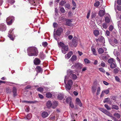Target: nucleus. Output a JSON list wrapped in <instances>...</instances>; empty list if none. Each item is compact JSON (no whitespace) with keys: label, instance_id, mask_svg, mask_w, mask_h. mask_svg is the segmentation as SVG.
Returning <instances> with one entry per match:
<instances>
[{"label":"nucleus","instance_id":"nucleus-49","mask_svg":"<svg viewBox=\"0 0 121 121\" xmlns=\"http://www.w3.org/2000/svg\"><path fill=\"white\" fill-rule=\"evenodd\" d=\"M37 90L39 91L42 92L43 91V88L40 87L38 88Z\"/></svg>","mask_w":121,"mask_h":121},{"label":"nucleus","instance_id":"nucleus-28","mask_svg":"<svg viewBox=\"0 0 121 121\" xmlns=\"http://www.w3.org/2000/svg\"><path fill=\"white\" fill-rule=\"evenodd\" d=\"M52 105V104L51 101H49L47 102V105L48 108L50 107Z\"/></svg>","mask_w":121,"mask_h":121},{"label":"nucleus","instance_id":"nucleus-41","mask_svg":"<svg viewBox=\"0 0 121 121\" xmlns=\"http://www.w3.org/2000/svg\"><path fill=\"white\" fill-rule=\"evenodd\" d=\"M105 19L106 22L109 23L110 22V19L109 17H106Z\"/></svg>","mask_w":121,"mask_h":121},{"label":"nucleus","instance_id":"nucleus-40","mask_svg":"<svg viewBox=\"0 0 121 121\" xmlns=\"http://www.w3.org/2000/svg\"><path fill=\"white\" fill-rule=\"evenodd\" d=\"M32 117V115L30 114L27 115L26 116V118L28 120L30 119Z\"/></svg>","mask_w":121,"mask_h":121},{"label":"nucleus","instance_id":"nucleus-14","mask_svg":"<svg viewBox=\"0 0 121 121\" xmlns=\"http://www.w3.org/2000/svg\"><path fill=\"white\" fill-rule=\"evenodd\" d=\"M77 59V57L76 56L73 55V56L69 60V61L70 62L71 61L72 62L76 60Z\"/></svg>","mask_w":121,"mask_h":121},{"label":"nucleus","instance_id":"nucleus-24","mask_svg":"<svg viewBox=\"0 0 121 121\" xmlns=\"http://www.w3.org/2000/svg\"><path fill=\"white\" fill-rule=\"evenodd\" d=\"M113 116L116 117L117 118L119 119L121 117V115L117 113H116L113 114Z\"/></svg>","mask_w":121,"mask_h":121},{"label":"nucleus","instance_id":"nucleus-34","mask_svg":"<svg viewBox=\"0 0 121 121\" xmlns=\"http://www.w3.org/2000/svg\"><path fill=\"white\" fill-rule=\"evenodd\" d=\"M59 8H60V10L62 13H64L65 12V10L63 7H59Z\"/></svg>","mask_w":121,"mask_h":121},{"label":"nucleus","instance_id":"nucleus-29","mask_svg":"<svg viewBox=\"0 0 121 121\" xmlns=\"http://www.w3.org/2000/svg\"><path fill=\"white\" fill-rule=\"evenodd\" d=\"M96 86H92V87L91 91L94 94L95 93L96 90Z\"/></svg>","mask_w":121,"mask_h":121},{"label":"nucleus","instance_id":"nucleus-32","mask_svg":"<svg viewBox=\"0 0 121 121\" xmlns=\"http://www.w3.org/2000/svg\"><path fill=\"white\" fill-rule=\"evenodd\" d=\"M52 96V94L49 92L46 94V96L48 98H51Z\"/></svg>","mask_w":121,"mask_h":121},{"label":"nucleus","instance_id":"nucleus-60","mask_svg":"<svg viewBox=\"0 0 121 121\" xmlns=\"http://www.w3.org/2000/svg\"><path fill=\"white\" fill-rule=\"evenodd\" d=\"M99 109L103 113H104L106 110L105 109L103 108H99Z\"/></svg>","mask_w":121,"mask_h":121},{"label":"nucleus","instance_id":"nucleus-1","mask_svg":"<svg viewBox=\"0 0 121 121\" xmlns=\"http://www.w3.org/2000/svg\"><path fill=\"white\" fill-rule=\"evenodd\" d=\"M28 55L29 56H37L38 54L37 49L34 47H30L27 49Z\"/></svg>","mask_w":121,"mask_h":121},{"label":"nucleus","instance_id":"nucleus-46","mask_svg":"<svg viewBox=\"0 0 121 121\" xmlns=\"http://www.w3.org/2000/svg\"><path fill=\"white\" fill-rule=\"evenodd\" d=\"M96 13L95 12H93L92 13V14L91 16V17L92 18H94L96 16Z\"/></svg>","mask_w":121,"mask_h":121},{"label":"nucleus","instance_id":"nucleus-27","mask_svg":"<svg viewBox=\"0 0 121 121\" xmlns=\"http://www.w3.org/2000/svg\"><path fill=\"white\" fill-rule=\"evenodd\" d=\"M93 33L95 36H97L99 35V31L96 30H95L94 31Z\"/></svg>","mask_w":121,"mask_h":121},{"label":"nucleus","instance_id":"nucleus-12","mask_svg":"<svg viewBox=\"0 0 121 121\" xmlns=\"http://www.w3.org/2000/svg\"><path fill=\"white\" fill-rule=\"evenodd\" d=\"M72 22L71 20L68 19L66 21V25L70 26H73V24L71 23Z\"/></svg>","mask_w":121,"mask_h":121},{"label":"nucleus","instance_id":"nucleus-20","mask_svg":"<svg viewBox=\"0 0 121 121\" xmlns=\"http://www.w3.org/2000/svg\"><path fill=\"white\" fill-rule=\"evenodd\" d=\"M91 50L92 52V53L93 55L95 56L97 55V54L95 51V49L93 47H91Z\"/></svg>","mask_w":121,"mask_h":121},{"label":"nucleus","instance_id":"nucleus-33","mask_svg":"<svg viewBox=\"0 0 121 121\" xmlns=\"http://www.w3.org/2000/svg\"><path fill=\"white\" fill-rule=\"evenodd\" d=\"M116 66V65L115 63L111 64L110 65V67L112 69H113Z\"/></svg>","mask_w":121,"mask_h":121},{"label":"nucleus","instance_id":"nucleus-7","mask_svg":"<svg viewBox=\"0 0 121 121\" xmlns=\"http://www.w3.org/2000/svg\"><path fill=\"white\" fill-rule=\"evenodd\" d=\"M78 43V38L76 37H74L72 39V44L75 47L77 46Z\"/></svg>","mask_w":121,"mask_h":121},{"label":"nucleus","instance_id":"nucleus-48","mask_svg":"<svg viewBox=\"0 0 121 121\" xmlns=\"http://www.w3.org/2000/svg\"><path fill=\"white\" fill-rule=\"evenodd\" d=\"M99 70L101 72L103 73H104L105 72V70L103 68H100L99 69Z\"/></svg>","mask_w":121,"mask_h":121},{"label":"nucleus","instance_id":"nucleus-61","mask_svg":"<svg viewBox=\"0 0 121 121\" xmlns=\"http://www.w3.org/2000/svg\"><path fill=\"white\" fill-rule=\"evenodd\" d=\"M113 28V27L112 25H111L109 27V30L112 31Z\"/></svg>","mask_w":121,"mask_h":121},{"label":"nucleus","instance_id":"nucleus-4","mask_svg":"<svg viewBox=\"0 0 121 121\" xmlns=\"http://www.w3.org/2000/svg\"><path fill=\"white\" fill-rule=\"evenodd\" d=\"M73 81L71 80L68 81L67 84H66L65 87L67 91H69L71 89V87L73 84Z\"/></svg>","mask_w":121,"mask_h":121},{"label":"nucleus","instance_id":"nucleus-59","mask_svg":"<svg viewBox=\"0 0 121 121\" xmlns=\"http://www.w3.org/2000/svg\"><path fill=\"white\" fill-rule=\"evenodd\" d=\"M118 26L119 29L120 30L119 28L120 29H121V27L120 26V21H118L117 22Z\"/></svg>","mask_w":121,"mask_h":121},{"label":"nucleus","instance_id":"nucleus-47","mask_svg":"<svg viewBox=\"0 0 121 121\" xmlns=\"http://www.w3.org/2000/svg\"><path fill=\"white\" fill-rule=\"evenodd\" d=\"M100 4V2L99 1H97L94 4V5L96 7H98Z\"/></svg>","mask_w":121,"mask_h":121},{"label":"nucleus","instance_id":"nucleus-18","mask_svg":"<svg viewBox=\"0 0 121 121\" xmlns=\"http://www.w3.org/2000/svg\"><path fill=\"white\" fill-rule=\"evenodd\" d=\"M36 69L38 73L42 71L41 67L39 66H37L36 68Z\"/></svg>","mask_w":121,"mask_h":121},{"label":"nucleus","instance_id":"nucleus-10","mask_svg":"<svg viewBox=\"0 0 121 121\" xmlns=\"http://www.w3.org/2000/svg\"><path fill=\"white\" fill-rule=\"evenodd\" d=\"M73 54V52L72 51H70L67 54L65 55V58L67 59H69Z\"/></svg>","mask_w":121,"mask_h":121},{"label":"nucleus","instance_id":"nucleus-23","mask_svg":"<svg viewBox=\"0 0 121 121\" xmlns=\"http://www.w3.org/2000/svg\"><path fill=\"white\" fill-rule=\"evenodd\" d=\"M104 113L110 117H112V114L111 113L109 112L108 111L106 110Z\"/></svg>","mask_w":121,"mask_h":121},{"label":"nucleus","instance_id":"nucleus-13","mask_svg":"<svg viewBox=\"0 0 121 121\" xmlns=\"http://www.w3.org/2000/svg\"><path fill=\"white\" fill-rule=\"evenodd\" d=\"M34 62L35 65H38L40 62V60L38 58H36L34 60Z\"/></svg>","mask_w":121,"mask_h":121},{"label":"nucleus","instance_id":"nucleus-22","mask_svg":"<svg viewBox=\"0 0 121 121\" xmlns=\"http://www.w3.org/2000/svg\"><path fill=\"white\" fill-rule=\"evenodd\" d=\"M66 102L68 104H69L71 103L72 99L70 97H68L66 99Z\"/></svg>","mask_w":121,"mask_h":121},{"label":"nucleus","instance_id":"nucleus-25","mask_svg":"<svg viewBox=\"0 0 121 121\" xmlns=\"http://www.w3.org/2000/svg\"><path fill=\"white\" fill-rule=\"evenodd\" d=\"M33 0V2H32V3H31V4L32 5H33L34 6H36L37 5V2L36 1H37L38 2L39 0Z\"/></svg>","mask_w":121,"mask_h":121},{"label":"nucleus","instance_id":"nucleus-50","mask_svg":"<svg viewBox=\"0 0 121 121\" xmlns=\"http://www.w3.org/2000/svg\"><path fill=\"white\" fill-rule=\"evenodd\" d=\"M102 27L103 28H104L106 29L107 27V24L106 23H103L102 25Z\"/></svg>","mask_w":121,"mask_h":121},{"label":"nucleus","instance_id":"nucleus-51","mask_svg":"<svg viewBox=\"0 0 121 121\" xmlns=\"http://www.w3.org/2000/svg\"><path fill=\"white\" fill-rule=\"evenodd\" d=\"M8 37L10 39H11L13 40L14 39V38L13 37L12 35L11 34H8Z\"/></svg>","mask_w":121,"mask_h":121},{"label":"nucleus","instance_id":"nucleus-55","mask_svg":"<svg viewBox=\"0 0 121 121\" xmlns=\"http://www.w3.org/2000/svg\"><path fill=\"white\" fill-rule=\"evenodd\" d=\"M115 79L116 81L118 82H120V79L117 76H116L115 77Z\"/></svg>","mask_w":121,"mask_h":121},{"label":"nucleus","instance_id":"nucleus-52","mask_svg":"<svg viewBox=\"0 0 121 121\" xmlns=\"http://www.w3.org/2000/svg\"><path fill=\"white\" fill-rule=\"evenodd\" d=\"M37 102V101H27V103L29 104H34L36 103Z\"/></svg>","mask_w":121,"mask_h":121},{"label":"nucleus","instance_id":"nucleus-53","mask_svg":"<svg viewBox=\"0 0 121 121\" xmlns=\"http://www.w3.org/2000/svg\"><path fill=\"white\" fill-rule=\"evenodd\" d=\"M110 99L109 98H107L105 99L103 102L104 103H105L106 102L108 103Z\"/></svg>","mask_w":121,"mask_h":121},{"label":"nucleus","instance_id":"nucleus-17","mask_svg":"<svg viewBox=\"0 0 121 121\" xmlns=\"http://www.w3.org/2000/svg\"><path fill=\"white\" fill-rule=\"evenodd\" d=\"M105 14V11L104 10H100L99 12V15L100 17L103 16Z\"/></svg>","mask_w":121,"mask_h":121},{"label":"nucleus","instance_id":"nucleus-35","mask_svg":"<svg viewBox=\"0 0 121 121\" xmlns=\"http://www.w3.org/2000/svg\"><path fill=\"white\" fill-rule=\"evenodd\" d=\"M64 97V95L61 94H58V98L60 99H62Z\"/></svg>","mask_w":121,"mask_h":121},{"label":"nucleus","instance_id":"nucleus-36","mask_svg":"<svg viewBox=\"0 0 121 121\" xmlns=\"http://www.w3.org/2000/svg\"><path fill=\"white\" fill-rule=\"evenodd\" d=\"M70 4H66L65 5V7L66 9V10H68V9H69L70 8Z\"/></svg>","mask_w":121,"mask_h":121},{"label":"nucleus","instance_id":"nucleus-45","mask_svg":"<svg viewBox=\"0 0 121 121\" xmlns=\"http://www.w3.org/2000/svg\"><path fill=\"white\" fill-rule=\"evenodd\" d=\"M84 60L86 64H88L91 63L90 61L86 58Z\"/></svg>","mask_w":121,"mask_h":121},{"label":"nucleus","instance_id":"nucleus-64","mask_svg":"<svg viewBox=\"0 0 121 121\" xmlns=\"http://www.w3.org/2000/svg\"><path fill=\"white\" fill-rule=\"evenodd\" d=\"M117 3L119 5H121V0H117Z\"/></svg>","mask_w":121,"mask_h":121},{"label":"nucleus","instance_id":"nucleus-8","mask_svg":"<svg viewBox=\"0 0 121 121\" xmlns=\"http://www.w3.org/2000/svg\"><path fill=\"white\" fill-rule=\"evenodd\" d=\"M95 40L97 42H98L99 41L103 43L105 42L104 39L102 36H99L98 39H95Z\"/></svg>","mask_w":121,"mask_h":121},{"label":"nucleus","instance_id":"nucleus-56","mask_svg":"<svg viewBox=\"0 0 121 121\" xmlns=\"http://www.w3.org/2000/svg\"><path fill=\"white\" fill-rule=\"evenodd\" d=\"M105 33L106 35H107V36H109L110 32L108 30H106Z\"/></svg>","mask_w":121,"mask_h":121},{"label":"nucleus","instance_id":"nucleus-19","mask_svg":"<svg viewBox=\"0 0 121 121\" xmlns=\"http://www.w3.org/2000/svg\"><path fill=\"white\" fill-rule=\"evenodd\" d=\"M58 105L57 102L56 101H55L53 103L52 105V108H55Z\"/></svg>","mask_w":121,"mask_h":121},{"label":"nucleus","instance_id":"nucleus-15","mask_svg":"<svg viewBox=\"0 0 121 121\" xmlns=\"http://www.w3.org/2000/svg\"><path fill=\"white\" fill-rule=\"evenodd\" d=\"M76 101L77 103L79 105V106L80 107H81L82 106V104L81 103V101L78 98H77L76 99Z\"/></svg>","mask_w":121,"mask_h":121},{"label":"nucleus","instance_id":"nucleus-21","mask_svg":"<svg viewBox=\"0 0 121 121\" xmlns=\"http://www.w3.org/2000/svg\"><path fill=\"white\" fill-rule=\"evenodd\" d=\"M112 109H115L116 110H118L119 109V108L118 106L117 105H112Z\"/></svg>","mask_w":121,"mask_h":121},{"label":"nucleus","instance_id":"nucleus-43","mask_svg":"<svg viewBox=\"0 0 121 121\" xmlns=\"http://www.w3.org/2000/svg\"><path fill=\"white\" fill-rule=\"evenodd\" d=\"M104 106L108 110H109L111 109V108L107 104H105Z\"/></svg>","mask_w":121,"mask_h":121},{"label":"nucleus","instance_id":"nucleus-30","mask_svg":"<svg viewBox=\"0 0 121 121\" xmlns=\"http://www.w3.org/2000/svg\"><path fill=\"white\" fill-rule=\"evenodd\" d=\"M98 52L100 54H102L104 52V50L102 48H100L98 50Z\"/></svg>","mask_w":121,"mask_h":121},{"label":"nucleus","instance_id":"nucleus-9","mask_svg":"<svg viewBox=\"0 0 121 121\" xmlns=\"http://www.w3.org/2000/svg\"><path fill=\"white\" fill-rule=\"evenodd\" d=\"M6 25L4 23L0 24V30L2 31H5L6 29Z\"/></svg>","mask_w":121,"mask_h":121},{"label":"nucleus","instance_id":"nucleus-62","mask_svg":"<svg viewBox=\"0 0 121 121\" xmlns=\"http://www.w3.org/2000/svg\"><path fill=\"white\" fill-rule=\"evenodd\" d=\"M69 105L71 108H73L74 107V105L71 102L70 103H69Z\"/></svg>","mask_w":121,"mask_h":121},{"label":"nucleus","instance_id":"nucleus-39","mask_svg":"<svg viewBox=\"0 0 121 121\" xmlns=\"http://www.w3.org/2000/svg\"><path fill=\"white\" fill-rule=\"evenodd\" d=\"M73 73V71L72 70H69L68 71V74L69 75V76H70L71 75V76L72 75V74Z\"/></svg>","mask_w":121,"mask_h":121},{"label":"nucleus","instance_id":"nucleus-2","mask_svg":"<svg viewBox=\"0 0 121 121\" xmlns=\"http://www.w3.org/2000/svg\"><path fill=\"white\" fill-rule=\"evenodd\" d=\"M59 44L62 48L61 50L62 52L64 54H65L68 50V46L65 45L63 43L61 42L59 43Z\"/></svg>","mask_w":121,"mask_h":121},{"label":"nucleus","instance_id":"nucleus-11","mask_svg":"<svg viewBox=\"0 0 121 121\" xmlns=\"http://www.w3.org/2000/svg\"><path fill=\"white\" fill-rule=\"evenodd\" d=\"M48 113L44 111L42 112L41 114V116L43 118L47 117L48 115Z\"/></svg>","mask_w":121,"mask_h":121},{"label":"nucleus","instance_id":"nucleus-37","mask_svg":"<svg viewBox=\"0 0 121 121\" xmlns=\"http://www.w3.org/2000/svg\"><path fill=\"white\" fill-rule=\"evenodd\" d=\"M108 62L110 64H112L113 63H114V59L112 58H111L109 59L108 60Z\"/></svg>","mask_w":121,"mask_h":121},{"label":"nucleus","instance_id":"nucleus-63","mask_svg":"<svg viewBox=\"0 0 121 121\" xmlns=\"http://www.w3.org/2000/svg\"><path fill=\"white\" fill-rule=\"evenodd\" d=\"M105 65V63L103 61L101 63V66L102 67H104Z\"/></svg>","mask_w":121,"mask_h":121},{"label":"nucleus","instance_id":"nucleus-6","mask_svg":"<svg viewBox=\"0 0 121 121\" xmlns=\"http://www.w3.org/2000/svg\"><path fill=\"white\" fill-rule=\"evenodd\" d=\"M14 18L13 17H9L7 18L6 22L8 25H10L12 23V21L13 20Z\"/></svg>","mask_w":121,"mask_h":121},{"label":"nucleus","instance_id":"nucleus-31","mask_svg":"<svg viewBox=\"0 0 121 121\" xmlns=\"http://www.w3.org/2000/svg\"><path fill=\"white\" fill-rule=\"evenodd\" d=\"M66 3V2L65 1L62 0L59 2V5L61 6H63Z\"/></svg>","mask_w":121,"mask_h":121},{"label":"nucleus","instance_id":"nucleus-26","mask_svg":"<svg viewBox=\"0 0 121 121\" xmlns=\"http://www.w3.org/2000/svg\"><path fill=\"white\" fill-rule=\"evenodd\" d=\"M39 57L42 59H43L45 58V56L42 52H40L39 55Z\"/></svg>","mask_w":121,"mask_h":121},{"label":"nucleus","instance_id":"nucleus-54","mask_svg":"<svg viewBox=\"0 0 121 121\" xmlns=\"http://www.w3.org/2000/svg\"><path fill=\"white\" fill-rule=\"evenodd\" d=\"M48 44L46 42H43L42 43V45L45 47H47Z\"/></svg>","mask_w":121,"mask_h":121},{"label":"nucleus","instance_id":"nucleus-16","mask_svg":"<svg viewBox=\"0 0 121 121\" xmlns=\"http://www.w3.org/2000/svg\"><path fill=\"white\" fill-rule=\"evenodd\" d=\"M17 90L16 88L14 87H13L12 92L13 93V95L14 97L17 95Z\"/></svg>","mask_w":121,"mask_h":121},{"label":"nucleus","instance_id":"nucleus-58","mask_svg":"<svg viewBox=\"0 0 121 121\" xmlns=\"http://www.w3.org/2000/svg\"><path fill=\"white\" fill-rule=\"evenodd\" d=\"M106 94H108L109 92V91L108 90H106L105 91H103Z\"/></svg>","mask_w":121,"mask_h":121},{"label":"nucleus","instance_id":"nucleus-42","mask_svg":"<svg viewBox=\"0 0 121 121\" xmlns=\"http://www.w3.org/2000/svg\"><path fill=\"white\" fill-rule=\"evenodd\" d=\"M101 90L100 88V87H99L97 89V92L96 93V95H98L99 94V92Z\"/></svg>","mask_w":121,"mask_h":121},{"label":"nucleus","instance_id":"nucleus-3","mask_svg":"<svg viewBox=\"0 0 121 121\" xmlns=\"http://www.w3.org/2000/svg\"><path fill=\"white\" fill-rule=\"evenodd\" d=\"M63 31V29L61 27L58 28L56 32V34L54 32V36L55 39L57 40V38L56 35L59 36L61 34V33Z\"/></svg>","mask_w":121,"mask_h":121},{"label":"nucleus","instance_id":"nucleus-38","mask_svg":"<svg viewBox=\"0 0 121 121\" xmlns=\"http://www.w3.org/2000/svg\"><path fill=\"white\" fill-rule=\"evenodd\" d=\"M71 78H72L73 80H75L76 79L77 77L76 75L72 74L71 76Z\"/></svg>","mask_w":121,"mask_h":121},{"label":"nucleus","instance_id":"nucleus-57","mask_svg":"<svg viewBox=\"0 0 121 121\" xmlns=\"http://www.w3.org/2000/svg\"><path fill=\"white\" fill-rule=\"evenodd\" d=\"M117 10L119 11H121V6L117 5Z\"/></svg>","mask_w":121,"mask_h":121},{"label":"nucleus","instance_id":"nucleus-5","mask_svg":"<svg viewBox=\"0 0 121 121\" xmlns=\"http://www.w3.org/2000/svg\"><path fill=\"white\" fill-rule=\"evenodd\" d=\"M83 65L79 63H76L73 65L71 67L72 69H74L75 68L78 69H81L83 66Z\"/></svg>","mask_w":121,"mask_h":121},{"label":"nucleus","instance_id":"nucleus-44","mask_svg":"<svg viewBox=\"0 0 121 121\" xmlns=\"http://www.w3.org/2000/svg\"><path fill=\"white\" fill-rule=\"evenodd\" d=\"M119 69L118 68H115L114 70V73H118L119 71Z\"/></svg>","mask_w":121,"mask_h":121}]
</instances>
